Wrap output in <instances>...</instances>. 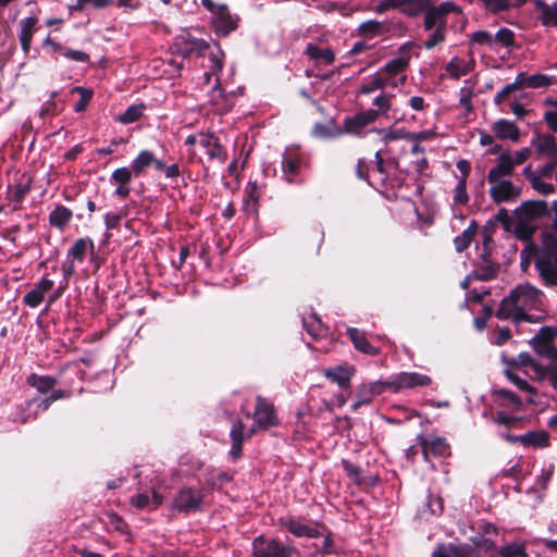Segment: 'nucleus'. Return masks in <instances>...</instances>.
<instances>
[{"label":"nucleus","mask_w":557,"mask_h":557,"mask_svg":"<svg viewBox=\"0 0 557 557\" xmlns=\"http://www.w3.org/2000/svg\"><path fill=\"white\" fill-rule=\"evenodd\" d=\"M542 296L543 293L531 284L518 285L502 299L495 317L502 321L511 319L515 323L533 322L527 310L535 308Z\"/></svg>","instance_id":"nucleus-1"},{"label":"nucleus","mask_w":557,"mask_h":557,"mask_svg":"<svg viewBox=\"0 0 557 557\" xmlns=\"http://www.w3.org/2000/svg\"><path fill=\"white\" fill-rule=\"evenodd\" d=\"M407 27L401 20L391 18L386 21L368 20L362 22L358 28V36L366 39L375 37L401 36Z\"/></svg>","instance_id":"nucleus-2"},{"label":"nucleus","mask_w":557,"mask_h":557,"mask_svg":"<svg viewBox=\"0 0 557 557\" xmlns=\"http://www.w3.org/2000/svg\"><path fill=\"white\" fill-rule=\"evenodd\" d=\"M253 557H300L297 547L284 544L278 539H265L263 535L256 537L252 542Z\"/></svg>","instance_id":"nucleus-3"},{"label":"nucleus","mask_w":557,"mask_h":557,"mask_svg":"<svg viewBox=\"0 0 557 557\" xmlns=\"http://www.w3.org/2000/svg\"><path fill=\"white\" fill-rule=\"evenodd\" d=\"M201 4L212 14V26L218 36L227 37L237 28V23L231 15L227 4H218L213 0H201Z\"/></svg>","instance_id":"nucleus-4"},{"label":"nucleus","mask_w":557,"mask_h":557,"mask_svg":"<svg viewBox=\"0 0 557 557\" xmlns=\"http://www.w3.org/2000/svg\"><path fill=\"white\" fill-rule=\"evenodd\" d=\"M461 13L460 7L455 2L445 1L440 5H434L431 0V5L428 7L424 12L423 27L425 30H432L435 28L446 29L447 27V15L449 13Z\"/></svg>","instance_id":"nucleus-5"},{"label":"nucleus","mask_w":557,"mask_h":557,"mask_svg":"<svg viewBox=\"0 0 557 557\" xmlns=\"http://www.w3.org/2000/svg\"><path fill=\"white\" fill-rule=\"evenodd\" d=\"M207 505H209L208 494L203 493V490H178L172 508L190 513L203 510Z\"/></svg>","instance_id":"nucleus-6"},{"label":"nucleus","mask_w":557,"mask_h":557,"mask_svg":"<svg viewBox=\"0 0 557 557\" xmlns=\"http://www.w3.org/2000/svg\"><path fill=\"white\" fill-rule=\"evenodd\" d=\"M515 213L519 221L518 232L523 224L539 220L544 216H549L548 203L545 200H527L523 201L516 210ZM520 238L523 235L518 233ZM530 234H527L524 238H529Z\"/></svg>","instance_id":"nucleus-7"},{"label":"nucleus","mask_w":557,"mask_h":557,"mask_svg":"<svg viewBox=\"0 0 557 557\" xmlns=\"http://www.w3.org/2000/svg\"><path fill=\"white\" fill-rule=\"evenodd\" d=\"M280 525L297 537L317 539L322 536L326 530L324 524L319 522L305 523L296 517H286L280 519Z\"/></svg>","instance_id":"nucleus-8"},{"label":"nucleus","mask_w":557,"mask_h":557,"mask_svg":"<svg viewBox=\"0 0 557 557\" xmlns=\"http://www.w3.org/2000/svg\"><path fill=\"white\" fill-rule=\"evenodd\" d=\"M432 379L429 375L418 372H400L388 380L387 387L394 393L401 389L414 388L418 386H429Z\"/></svg>","instance_id":"nucleus-9"},{"label":"nucleus","mask_w":557,"mask_h":557,"mask_svg":"<svg viewBox=\"0 0 557 557\" xmlns=\"http://www.w3.org/2000/svg\"><path fill=\"white\" fill-rule=\"evenodd\" d=\"M252 417L257 426L262 430H267L278 424L274 406L260 395L256 397V408Z\"/></svg>","instance_id":"nucleus-10"},{"label":"nucleus","mask_w":557,"mask_h":557,"mask_svg":"<svg viewBox=\"0 0 557 557\" xmlns=\"http://www.w3.org/2000/svg\"><path fill=\"white\" fill-rule=\"evenodd\" d=\"M491 184L490 197L496 205L513 201L521 196V188L515 186L509 180L497 181Z\"/></svg>","instance_id":"nucleus-11"},{"label":"nucleus","mask_w":557,"mask_h":557,"mask_svg":"<svg viewBox=\"0 0 557 557\" xmlns=\"http://www.w3.org/2000/svg\"><path fill=\"white\" fill-rule=\"evenodd\" d=\"M343 469L351 482L359 486L373 487L380 482L379 474L366 473V471L358 465L350 460H342Z\"/></svg>","instance_id":"nucleus-12"},{"label":"nucleus","mask_w":557,"mask_h":557,"mask_svg":"<svg viewBox=\"0 0 557 557\" xmlns=\"http://www.w3.org/2000/svg\"><path fill=\"white\" fill-rule=\"evenodd\" d=\"M164 500V496L159 490H143L129 498V504L146 511H153L158 509Z\"/></svg>","instance_id":"nucleus-13"},{"label":"nucleus","mask_w":557,"mask_h":557,"mask_svg":"<svg viewBox=\"0 0 557 557\" xmlns=\"http://www.w3.org/2000/svg\"><path fill=\"white\" fill-rule=\"evenodd\" d=\"M302 154L296 147L286 148L282 158V172L288 183H296L300 171Z\"/></svg>","instance_id":"nucleus-14"},{"label":"nucleus","mask_w":557,"mask_h":557,"mask_svg":"<svg viewBox=\"0 0 557 557\" xmlns=\"http://www.w3.org/2000/svg\"><path fill=\"white\" fill-rule=\"evenodd\" d=\"M356 373V367L349 366L348 363L337 364L323 370V375L331 381L336 383L341 388H349L351 379Z\"/></svg>","instance_id":"nucleus-15"},{"label":"nucleus","mask_w":557,"mask_h":557,"mask_svg":"<svg viewBox=\"0 0 557 557\" xmlns=\"http://www.w3.org/2000/svg\"><path fill=\"white\" fill-rule=\"evenodd\" d=\"M417 441L421 446L424 458H428L429 454L436 457H446L450 455V446L444 437H435L429 441L422 434H419L417 436Z\"/></svg>","instance_id":"nucleus-16"},{"label":"nucleus","mask_w":557,"mask_h":557,"mask_svg":"<svg viewBox=\"0 0 557 557\" xmlns=\"http://www.w3.org/2000/svg\"><path fill=\"white\" fill-rule=\"evenodd\" d=\"M377 112L374 109L361 111L354 116L346 117L344 121L345 131L348 133L358 134L361 129L377 120Z\"/></svg>","instance_id":"nucleus-17"},{"label":"nucleus","mask_w":557,"mask_h":557,"mask_svg":"<svg viewBox=\"0 0 557 557\" xmlns=\"http://www.w3.org/2000/svg\"><path fill=\"white\" fill-rule=\"evenodd\" d=\"M199 145L206 148V152L211 160H219L224 163L227 158V152L222 146L219 137L214 134H201Z\"/></svg>","instance_id":"nucleus-18"},{"label":"nucleus","mask_w":557,"mask_h":557,"mask_svg":"<svg viewBox=\"0 0 557 557\" xmlns=\"http://www.w3.org/2000/svg\"><path fill=\"white\" fill-rule=\"evenodd\" d=\"M513 171L512 156L509 152H503L497 158V164L488 171L487 181L488 183L503 181L502 177L511 176Z\"/></svg>","instance_id":"nucleus-19"},{"label":"nucleus","mask_w":557,"mask_h":557,"mask_svg":"<svg viewBox=\"0 0 557 557\" xmlns=\"http://www.w3.org/2000/svg\"><path fill=\"white\" fill-rule=\"evenodd\" d=\"M535 268L546 286H557V255L552 259H537Z\"/></svg>","instance_id":"nucleus-20"},{"label":"nucleus","mask_w":557,"mask_h":557,"mask_svg":"<svg viewBox=\"0 0 557 557\" xmlns=\"http://www.w3.org/2000/svg\"><path fill=\"white\" fill-rule=\"evenodd\" d=\"M347 334L355 349L358 351L369 356H377L381 354L380 348L373 346L366 337L364 332L360 331L359 329L348 327Z\"/></svg>","instance_id":"nucleus-21"},{"label":"nucleus","mask_w":557,"mask_h":557,"mask_svg":"<svg viewBox=\"0 0 557 557\" xmlns=\"http://www.w3.org/2000/svg\"><path fill=\"white\" fill-rule=\"evenodd\" d=\"M52 287L53 281L44 277L38 284H36L35 288L23 297L24 305L30 308H37L42 302L45 294L51 290Z\"/></svg>","instance_id":"nucleus-22"},{"label":"nucleus","mask_w":557,"mask_h":557,"mask_svg":"<svg viewBox=\"0 0 557 557\" xmlns=\"http://www.w3.org/2000/svg\"><path fill=\"white\" fill-rule=\"evenodd\" d=\"M88 252L90 255L95 253L94 240L90 237H82L73 243L72 247L66 252V257L73 261L83 262Z\"/></svg>","instance_id":"nucleus-23"},{"label":"nucleus","mask_w":557,"mask_h":557,"mask_svg":"<svg viewBox=\"0 0 557 557\" xmlns=\"http://www.w3.org/2000/svg\"><path fill=\"white\" fill-rule=\"evenodd\" d=\"M557 337V327L542 326L537 334L532 338L531 345L537 355L553 345L554 339Z\"/></svg>","instance_id":"nucleus-24"},{"label":"nucleus","mask_w":557,"mask_h":557,"mask_svg":"<svg viewBox=\"0 0 557 557\" xmlns=\"http://www.w3.org/2000/svg\"><path fill=\"white\" fill-rule=\"evenodd\" d=\"M244 211L249 215H258L261 187L257 182H249L245 189Z\"/></svg>","instance_id":"nucleus-25"},{"label":"nucleus","mask_w":557,"mask_h":557,"mask_svg":"<svg viewBox=\"0 0 557 557\" xmlns=\"http://www.w3.org/2000/svg\"><path fill=\"white\" fill-rule=\"evenodd\" d=\"M493 132L499 139H510L517 141L520 137L519 127L511 121L500 119L493 124Z\"/></svg>","instance_id":"nucleus-26"},{"label":"nucleus","mask_w":557,"mask_h":557,"mask_svg":"<svg viewBox=\"0 0 557 557\" xmlns=\"http://www.w3.org/2000/svg\"><path fill=\"white\" fill-rule=\"evenodd\" d=\"M531 144L540 154L557 159V141L553 135L537 134Z\"/></svg>","instance_id":"nucleus-27"},{"label":"nucleus","mask_w":557,"mask_h":557,"mask_svg":"<svg viewBox=\"0 0 557 557\" xmlns=\"http://www.w3.org/2000/svg\"><path fill=\"white\" fill-rule=\"evenodd\" d=\"M475 66L474 59L466 62L465 60L455 57L445 66V71L453 78L458 81L462 75L469 74Z\"/></svg>","instance_id":"nucleus-28"},{"label":"nucleus","mask_w":557,"mask_h":557,"mask_svg":"<svg viewBox=\"0 0 557 557\" xmlns=\"http://www.w3.org/2000/svg\"><path fill=\"white\" fill-rule=\"evenodd\" d=\"M73 218V212L71 209L63 205H58L50 213H49V224L58 228L59 231H64L70 221Z\"/></svg>","instance_id":"nucleus-29"},{"label":"nucleus","mask_w":557,"mask_h":557,"mask_svg":"<svg viewBox=\"0 0 557 557\" xmlns=\"http://www.w3.org/2000/svg\"><path fill=\"white\" fill-rule=\"evenodd\" d=\"M30 191V180L25 184L18 183L8 186L7 200L14 203V210H20L27 194Z\"/></svg>","instance_id":"nucleus-30"},{"label":"nucleus","mask_w":557,"mask_h":557,"mask_svg":"<svg viewBox=\"0 0 557 557\" xmlns=\"http://www.w3.org/2000/svg\"><path fill=\"white\" fill-rule=\"evenodd\" d=\"M534 7L540 12L543 26H557V4L549 5L544 0H534Z\"/></svg>","instance_id":"nucleus-31"},{"label":"nucleus","mask_w":557,"mask_h":557,"mask_svg":"<svg viewBox=\"0 0 557 557\" xmlns=\"http://www.w3.org/2000/svg\"><path fill=\"white\" fill-rule=\"evenodd\" d=\"M36 401V398H32L25 401L24 405L17 407L16 410L10 414L11 421L20 424L35 421L37 419V411H33L32 407Z\"/></svg>","instance_id":"nucleus-32"},{"label":"nucleus","mask_w":557,"mask_h":557,"mask_svg":"<svg viewBox=\"0 0 557 557\" xmlns=\"http://www.w3.org/2000/svg\"><path fill=\"white\" fill-rule=\"evenodd\" d=\"M386 86L396 87L397 83L391 77H385L384 74L379 71L369 82L360 86V94L368 95L377 89H383Z\"/></svg>","instance_id":"nucleus-33"},{"label":"nucleus","mask_w":557,"mask_h":557,"mask_svg":"<svg viewBox=\"0 0 557 557\" xmlns=\"http://www.w3.org/2000/svg\"><path fill=\"white\" fill-rule=\"evenodd\" d=\"M305 53L317 62H322L326 65H331L335 61V53L331 48H320L314 44H308Z\"/></svg>","instance_id":"nucleus-34"},{"label":"nucleus","mask_w":557,"mask_h":557,"mask_svg":"<svg viewBox=\"0 0 557 557\" xmlns=\"http://www.w3.org/2000/svg\"><path fill=\"white\" fill-rule=\"evenodd\" d=\"M519 438L524 446L545 448L549 445V434L546 431H530Z\"/></svg>","instance_id":"nucleus-35"},{"label":"nucleus","mask_w":557,"mask_h":557,"mask_svg":"<svg viewBox=\"0 0 557 557\" xmlns=\"http://www.w3.org/2000/svg\"><path fill=\"white\" fill-rule=\"evenodd\" d=\"M26 383L29 386L35 387L39 393L45 394L52 389L58 382L53 376L32 373L27 376Z\"/></svg>","instance_id":"nucleus-36"},{"label":"nucleus","mask_w":557,"mask_h":557,"mask_svg":"<svg viewBox=\"0 0 557 557\" xmlns=\"http://www.w3.org/2000/svg\"><path fill=\"white\" fill-rule=\"evenodd\" d=\"M478 224L475 221H471L469 226L454 239L455 249L457 252H463L469 248L472 240L475 237Z\"/></svg>","instance_id":"nucleus-37"},{"label":"nucleus","mask_w":557,"mask_h":557,"mask_svg":"<svg viewBox=\"0 0 557 557\" xmlns=\"http://www.w3.org/2000/svg\"><path fill=\"white\" fill-rule=\"evenodd\" d=\"M493 395L503 399L499 403V406L502 407L510 406L516 410H520L522 408V399L512 391L506 388H495L493 389Z\"/></svg>","instance_id":"nucleus-38"},{"label":"nucleus","mask_w":557,"mask_h":557,"mask_svg":"<svg viewBox=\"0 0 557 557\" xmlns=\"http://www.w3.org/2000/svg\"><path fill=\"white\" fill-rule=\"evenodd\" d=\"M430 5L431 0H404L400 11L410 17H416L424 13Z\"/></svg>","instance_id":"nucleus-39"},{"label":"nucleus","mask_w":557,"mask_h":557,"mask_svg":"<svg viewBox=\"0 0 557 557\" xmlns=\"http://www.w3.org/2000/svg\"><path fill=\"white\" fill-rule=\"evenodd\" d=\"M153 162V152L150 150H141L132 161L131 168L135 172V177H139Z\"/></svg>","instance_id":"nucleus-40"},{"label":"nucleus","mask_w":557,"mask_h":557,"mask_svg":"<svg viewBox=\"0 0 557 557\" xmlns=\"http://www.w3.org/2000/svg\"><path fill=\"white\" fill-rule=\"evenodd\" d=\"M304 327L306 331L313 337H324L327 334V326L321 321L320 318L313 313L309 320L304 319L302 321Z\"/></svg>","instance_id":"nucleus-41"},{"label":"nucleus","mask_w":557,"mask_h":557,"mask_svg":"<svg viewBox=\"0 0 557 557\" xmlns=\"http://www.w3.org/2000/svg\"><path fill=\"white\" fill-rule=\"evenodd\" d=\"M410 57H398L389 60L380 71L394 77L407 70Z\"/></svg>","instance_id":"nucleus-42"},{"label":"nucleus","mask_w":557,"mask_h":557,"mask_svg":"<svg viewBox=\"0 0 557 557\" xmlns=\"http://www.w3.org/2000/svg\"><path fill=\"white\" fill-rule=\"evenodd\" d=\"M499 272V264L488 262L481 265L478 270L472 272L473 280L488 282L494 280Z\"/></svg>","instance_id":"nucleus-43"},{"label":"nucleus","mask_w":557,"mask_h":557,"mask_svg":"<svg viewBox=\"0 0 557 557\" xmlns=\"http://www.w3.org/2000/svg\"><path fill=\"white\" fill-rule=\"evenodd\" d=\"M146 109L144 103L129 106L122 114L119 115L117 121L122 124H131L138 121Z\"/></svg>","instance_id":"nucleus-44"},{"label":"nucleus","mask_w":557,"mask_h":557,"mask_svg":"<svg viewBox=\"0 0 557 557\" xmlns=\"http://www.w3.org/2000/svg\"><path fill=\"white\" fill-rule=\"evenodd\" d=\"M191 41L193 37L190 35H182L177 36L173 42L174 53L186 59L191 55Z\"/></svg>","instance_id":"nucleus-45"},{"label":"nucleus","mask_w":557,"mask_h":557,"mask_svg":"<svg viewBox=\"0 0 557 557\" xmlns=\"http://www.w3.org/2000/svg\"><path fill=\"white\" fill-rule=\"evenodd\" d=\"M38 18L35 16L25 17L21 21L20 41L33 40Z\"/></svg>","instance_id":"nucleus-46"},{"label":"nucleus","mask_w":557,"mask_h":557,"mask_svg":"<svg viewBox=\"0 0 557 557\" xmlns=\"http://www.w3.org/2000/svg\"><path fill=\"white\" fill-rule=\"evenodd\" d=\"M394 97V95L381 94L374 98L373 104L376 107L374 111L377 112V117L380 115L389 117L388 111L392 109V99Z\"/></svg>","instance_id":"nucleus-47"},{"label":"nucleus","mask_w":557,"mask_h":557,"mask_svg":"<svg viewBox=\"0 0 557 557\" xmlns=\"http://www.w3.org/2000/svg\"><path fill=\"white\" fill-rule=\"evenodd\" d=\"M133 176H135V172L131 166H122L112 172L110 180L116 185H128Z\"/></svg>","instance_id":"nucleus-48"},{"label":"nucleus","mask_w":557,"mask_h":557,"mask_svg":"<svg viewBox=\"0 0 557 557\" xmlns=\"http://www.w3.org/2000/svg\"><path fill=\"white\" fill-rule=\"evenodd\" d=\"M372 394L367 384H361L356 391V401L351 405V409L357 411L364 405H369L372 401Z\"/></svg>","instance_id":"nucleus-49"},{"label":"nucleus","mask_w":557,"mask_h":557,"mask_svg":"<svg viewBox=\"0 0 557 557\" xmlns=\"http://www.w3.org/2000/svg\"><path fill=\"white\" fill-rule=\"evenodd\" d=\"M72 92H77L81 95L79 100L74 106V111L77 113L84 112L87 109V107L92 98V95H94L92 90L86 89L81 86H75L72 89Z\"/></svg>","instance_id":"nucleus-50"},{"label":"nucleus","mask_w":557,"mask_h":557,"mask_svg":"<svg viewBox=\"0 0 557 557\" xmlns=\"http://www.w3.org/2000/svg\"><path fill=\"white\" fill-rule=\"evenodd\" d=\"M555 83V78L553 76H548L545 74H533L528 76L527 78V87L528 88H541L547 87Z\"/></svg>","instance_id":"nucleus-51"},{"label":"nucleus","mask_w":557,"mask_h":557,"mask_svg":"<svg viewBox=\"0 0 557 557\" xmlns=\"http://www.w3.org/2000/svg\"><path fill=\"white\" fill-rule=\"evenodd\" d=\"M505 375L508 379V381L510 383H512L513 385H516L520 391L527 392V393H529L531 395H536L537 394V391H536V388L534 386L530 385L528 383V381L521 379L516 373H513V372H511L509 370H506Z\"/></svg>","instance_id":"nucleus-52"},{"label":"nucleus","mask_w":557,"mask_h":557,"mask_svg":"<svg viewBox=\"0 0 557 557\" xmlns=\"http://www.w3.org/2000/svg\"><path fill=\"white\" fill-rule=\"evenodd\" d=\"M529 182L534 190L542 195H549L555 193L556 188L550 183L543 182L539 176L535 174L529 175Z\"/></svg>","instance_id":"nucleus-53"},{"label":"nucleus","mask_w":557,"mask_h":557,"mask_svg":"<svg viewBox=\"0 0 557 557\" xmlns=\"http://www.w3.org/2000/svg\"><path fill=\"white\" fill-rule=\"evenodd\" d=\"M486 11L492 14L508 11L511 8V3L508 0H481Z\"/></svg>","instance_id":"nucleus-54"},{"label":"nucleus","mask_w":557,"mask_h":557,"mask_svg":"<svg viewBox=\"0 0 557 557\" xmlns=\"http://www.w3.org/2000/svg\"><path fill=\"white\" fill-rule=\"evenodd\" d=\"M107 518L108 524L111 525L115 531H117L121 534L129 533V527L127 522L123 519V517L115 512H110L108 513Z\"/></svg>","instance_id":"nucleus-55"},{"label":"nucleus","mask_w":557,"mask_h":557,"mask_svg":"<svg viewBox=\"0 0 557 557\" xmlns=\"http://www.w3.org/2000/svg\"><path fill=\"white\" fill-rule=\"evenodd\" d=\"M498 554L502 557H527L524 547L516 543L502 546L498 549Z\"/></svg>","instance_id":"nucleus-56"},{"label":"nucleus","mask_w":557,"mask_h":557,"mask_svg":"<svg viewBox=\"0 0 557 557\" xmlns=\"http://www.w3.org/2000/svg\"><path fill=\"white\" fill-rule=\"evenodd\" d=\"M454 202L456 205H467L469 202V195L467 193V183L463 180H458L454 189Z\"/></svg>","instance_id":"nucleus-57"},{"label":"nucleus","mask_w":557,"mask_h":557,"mask_svg":"<svg viewBox=\"0 0 557 557\" xmlns=\"http://www.w3.org/2000/svg\"><path fill=\"white\" fill-rule=\"evenodd\" d=\"M495 41L502 44L504 47H513L515 46V33L506 27H503L497 30L495 35Z\"/></svg>","instance_id":"nucleus-58"},{"label":"nucleus","mask_w":557,"mask_h":557,"mask_svg":"<svg viewBox=\"0 0 557 557\" xmlns=\"http://www.w3.org/2000/svg\"><path fill=\"white\" fill-rule=\"evenodd\" d=\"M445 30L446 29L435 28L429 38L423 42V47L426 50H432L437 45L444 42L446 39Z\"/></svg>","instance_id":"nucleus-59"},{"label":"nucleus","mask_w":557,"mask_h":557,"mask_svg":"<svg viewBox=\"0 0 557 557\" xmlns=\"http://www.w3.org/2000/svg\"><path fill=\"white\" fill-rule=\"evenodd\" d=\"M521 420H522L521 417H512V416L507 414L504 411H498L493 417L494 422H496L500 425H505L507 428L513 426L516 423L520 422Z\"/></svg>","instance_id":"nucleus-60"},{"label":"nucleus","mask_w":557,"mask_h":557,"mask_svg":"<svg viewBox=\"0 0 557 557\" xmlns=\"http://www.w3.org/2000/svg\"><path fill=\"white\" fill-rule=\"evenodd\" d=\"M62 54L72 61L79 62V63H87L90 60V57L88 53L81 51V50H74L71 48H64Z\"/></svg>","instance_id":"nucleus-61"},{"label":"nucleus","mask_w":557,"mask_h":557,"mask_svg":"<svg viewBox=\"0 0 557 557\" xmlns=\"http://www.w3.org/2000/svg\"><path fill=\"white\" fill-rule=\"evenodd\" d=\"M543 244L545 247V255H546L545 259H552L553 257H555L557 255V237L556 236H554L552 234L545 235L544 239H543Z\"/></svg>","instance_id":"nucleus-62"},{"label":"nucleus","mask_w":557,"mask_h":557,"mask_svg":"<svg viewBox=\"0 0 557 557\" xmlns=\"http://www.w3.org/2000/svg\"><path fill=\"white\" fill-rule=\"evenodd\" d=\"M471 42L492 47V45L494 44V39L490 32L478 30L471 35Z\"/></svg>","instance_id":"nucleus-63"},{"label":"nucleus","mask_w":557,"mask_h":557,"mask_svg":"<svg viewBox=\"0 0 557 557\" xmlns=\"http://www.w3.org/2000/svg\"><path fill=\"white\" fill-rule=\"evenodd\" d=\"M453 557H471L473 555V547L469 544L450 545Z\"/></svg>","instance_id":"nucleus-64"}]
</instances>
